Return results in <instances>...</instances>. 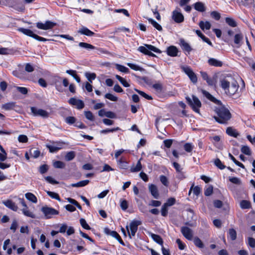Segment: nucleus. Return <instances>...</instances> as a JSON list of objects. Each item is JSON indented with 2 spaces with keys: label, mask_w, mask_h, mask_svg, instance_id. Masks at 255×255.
I'll list each match as a JSON object with an SVG mask.
<instances>
[{
  "label": "nucleus",
  "mask_w": 255,
  "mask_h": 255,
  "mask_svg": "<svg viewBox=\"0 0 255 255\" xmlns=\"http://www.w3.org/2000/svg\"><path fill=\"white\" fill-rule=\"evenodd\" d=\"M149 190L152 196L155 199H158L159 196V192L157 187L154 184H151L149 186Z\"/></svg>",
  "instance_id": "dca6fc26"
},
{
  "label": "nucleus",
  "mask_w": 255,
  "mask_h": 255,
  "mask_svg": "<svg viewBox=\"0 0 255 255\" xmlns=\"http://www.w3.org/2000/svg\"><path fill=\"white\" fill-rule=\"evenodd\" d=\"M121 207L122 210L125 211L128 208V202L126 200H121Z\"/></svg>",
  "instance_id": "774afa93"
},
{
  "label": "nucleus",
  "mask_w": 255,
  "mask_h": 255,
  "mask_svg": "<svg viewBox=\"0 0 255 255\" xmlns=\"http://www.w3.org/2000/svg\"><path fill=\"white\" fill-rule=\"evenodd\" d=\"M195 9L200 12L205 11V7L204 4L201 2H197L194 4Z\"/></svg>",
  "instance_id": "a878e982"
},
{
  "label": "nucleus",
  "mask_w": 255,
  "mask_h": 255,
  "mask_svg": "<svg viewBox=\"0 0 255 255\" xmlns=\"http://www.w3.org/2000/svg\"><path fill=\"white\" fill-rule=\"evenodd\" d=\"M30 110L31 113L34 116H40L43 118H47L49 116L48 112L41 109H38L35 107H31Z\"/></svg>",
  "instance_id": "6e6552de"
},
{
  "label": "nucleus",
  "mask_w": 255,
  "mask_h": 255,
  "mask_svg": "<svg viewBox=\"0 0 255 255\" xmlns=\"http://www.w3.org/2000/svg\"><path fill=\"white\" fill-rule=\"evenodd\" d=\"M208 63L210 65L216 67H221L223 65V63L221 61L213 58H210Z\"/></svg>",
  "instance_id": "5701e85b"
},
{
  "label": "nucleus",
  "mask_w": 255,
  "mask_h": 255,
  "mask_svg": "<svg viewBox=\"0 0 255 255\" xmlns=\"http://www.w3.org/2000/svg\"><path fill=\"white\" fill-rule=\"evenodd\" d=\"M241 208L244 209H249L251 207L250 202L247 200H242L240 203Z\"/></svg>",
  "instance_id": "a18cd8bd"
},
{
  "label": "nucleus",
  "mask_w": 255,
  "mask_h": 255,
  "mask_svg": "<svg viewBox=\"0 0 255 255\" xmlns=\"http://www.w3.org/2000/svg\"><path fill=\"white\" fill-rule=\"evenodd\" d=\"M109 232V234L110 235H111V236H112L113 237L116 238V239H117V240L122 245H124V243L122 239V238H121L120 236L118 234V233L116 231H109L108 230Z\"/></svg>",
  "instance_id": "f704fd0d"
},
{
  "label": "nucleus",
  "mask_w": 255,
  "mask_h": 255,
  "mask_svg": "<svg viewBox=\"0 0 255 255\" xmlns=\"http://www.w3.org/2000/svg\"><path fill=\"white\" fill-rule=\"evenodd\" d=\"M22 212L23 214L27 217H29L32 218H35V214L31 211L28 210V208L27 207L26 208H23L22 210Z\"/></svg>",
  "instance_id": "cd10ccee"
},
{
  "label": "nucleus",
  "mask_w": 255,
  "mask_h": 255,
  "mask_svg": "<svg viewBox=\"0 0 255 255\" xmlns=\"http://www.w3.org/2000/svg\"><path fill=\"white\" fill-rule=\"evenodd\" d=\"M215 112L217 114V116H214V118L216 122L221 124H226L231 119L232 115L229 110L224 106L221 104H218V107L215 108Z\"/></svg>",
  "instance_id": "f03ea898"
},
{
  "label": "nucleus",
  "mask_w": 255,
  "mask_h": 255,
  "mask_svg": "<svg viewBox=\"0 0 255 255\" xmlns=\"http://www.w3.org/2000/svg\"><path fill=\"white\" fill-rule=\"evenodd\" d=\"M78 32L83 35H85L88 36H92L95 33L89 30L88 28L83 26L78 31Z\"/></svg>",
  "instance_id": "f3484780"
},
{
  "label": "nucleus",
  "mask_w": 255,
  "mask_h": 255,
  "mask_svg": "<svg viewBox=\"0 0 255 255\" xmlns=\"http://www.w3.org/2000/svg\"><path fill=\"white\" fill-rule=\"evenodd\" d=\"M220 85L225 93L229 96H232L236 94L239 87L238 82L230 76H228L221 80Z\"/></svg>",
  "instance_id": "f257e3e1"
},
{
  "label": "nucleus",
  "mask_w": 255,
  "mask_h": 255,
  "mask_svg": "<svg viewBox=\"0 0 255 255\" xmlns=\"http://www.w3.org/2000/svg\"><path fill=\"white\" fill-rule=\"evenodd\" d=\"M147 20L156 29L159 31H161L162 30V26L155 20L150 18H148Z\"/></svg>",
  "instance_id": "ea45409f"
},
{
  "label": "nucleus",
  "mask_w": 255,
  "mask_h": 255,
  "mask_svg": "<svg viewBox=\"0 0 255 255\" xmlns=\"http://www.w3.org/2000/svg\"><path fill=\"white\" fill-rule=\"evenodd\" d=\"M202 93L204 96H205L208 99L210 100L211 101L213 102L216 104H219L220 102L217 99H216L212 95H211L208 92L202 90Z\"/></svg>",
  "instance_id": "412c9836"
},
{
  "label": "nucleus",
  "mask_w": 255,
  "mask_h": 255,
  "mask_svg": "<svg viewBox=\"0 0 255 255\" xmlns=\"http://www.w3.org/2000/svg\"><path fill=\"white\" fill-rule=\"evenodd\" d=\"M41 211L46 219H50L52 218L53 216L57 215L59 214L58 211L46 206L42 207L41 209Z\"/></svg>",
  "instance_id": "423d86ee"
},
{
  "label": "nucleus",
  "mask_w": 255,
  "mask_h": 255,
  "mask_svg": "<svg viewBox=\"0 0 255 255\" xmlns=\"http://www.w3.org/2000/svg\"><path fill=\"white\" fill-rule=\"evenodd\" d=\"M181 232L183 236L188 240H192L193 237V231L189 228L184 226L181 228Z\"/></svg>",
  "instance_id": "1a4fd4ad"
},
{
  "label": "nucleus",
  "mask_w": 255,
  "mask_h": 255,
  "mask_svg": "<svg viewBox=\"0 0 255 255\" xmlns=\"http://www.w3.org/2000/svg\"><path fill=\"white\" fill-rule=\"evenodd\" d=\"M135 91L140 95H141V96H142L143 97L145 98L147 100H150L152 99V98L150 96L146 94V93L141 91L138 90L136 89H135Z\"/></svg>",
  "instance_id": "3c124183"
},
{
  "label": "nucleus",
  "mask_w": 255,
  "mask_h": 255,
  "mask_svg": "<svg viewBox=\"0 0 255 255\" xmlns=\"http://www.w3.org/2000/svg\"><path fill=\"white\" fill-rule=\"evenodd\" d=\"M192 191H193V193L195 195L198 196L201 192V188L197 186L194 187H193V186H192L189 191V195L190 194Z\"/></svg>",
  "instance_id": "37998d69"
},
{
  "label": "nucleus",
  "mask_w": 255,
  "mask_h": 255,
  "mask_svg": "<svg viewBox=\"0 0 255 255\" xmlns=\"http://www.w3.org/2000/svg\"><path fill=\"white\" fill-rule=\"evenodd\" d=\"M193 243L196 247L198 248L202 249L204 247V245L202 241L197 237L193 239Z\"/></svg>",
  "instance_id": "7c9ffc66"
},
{
  "label": "nucleus",
  "mask_w": 255,
  "mask_h": 255,
  "mask_svg": "<svg viewBox=\"0 0 255 255\" xmlns=\"http://www.w3.org/2000/svg\"><path fill=\"white\" fill-rule=\"evenodd\" d=\"M65 121L69 125H72L76 122V119L74 117H67L65 119Z\"/></svg>",
  "instance_id": "603ef678"
},
{
  "label": "nucleus",
  "mask_w": 255,
  "mask_h": 255,
  "mask_svg": "<svg viewBox=\"0 0 255 255\" xmlns=\"http://www.w3.org/2000/svg\"><path fill=\"white\" fill-rule=\"evenodd\" d=\"M238 2L240 5H243L246 7L254 6V0H238Z\"/></svg>",
  "instance_id": "6ab92c4d"
},
{
  "label": "nucleus",
  "mask_w": 255,
  "mask_h": 255,
  "mask_svg": "<svg viewBox=\"0 0 255 255\" xmlns=\"http://www.w3.org/2000/svg\"><path fill=\"white\" fill-rule=\"evenodd\" d=\"M46 193L51 198L56 199L59 201L61 200L60 198L57 193L49 191H46Z\"/></svg>",
  "instance_id": "49530a36"
},
{
  "label": "nucleus",
  "mask_w": 255,
  "mask_h": 255,
  "mask_svg": "<svg viewBox=\"0 0 255 255\" xmlns=\"http://www.w3.org/2000/svg\"><path fill=\"white\" fill-rule=\"evenodd\" d=\"M180 43L183 50H185L188 53H189L192 50V48L189 44L184 40H181Z\"/></svg>",
  "instance_id": "bb28decb"
},
{
  "label": "nucleus",
  "mask_w": 255,
  "mask_h": 255,
  "mask_svg": "<svg viewBox=\"0 0 255 255\" xmlns=\"http://www.w3.org/2000/svg\"><path fill=\"white\" fill-rule=\"evenodd\" d=\"M229 180L231 182L237 185H241L242 183L241 180L239 178L236 177H230Z\"/></svg>",
  "instance_id": "13d9d810"
},
{
  "label": "nucleus",
  "mask_w": 255,
  "mask_h": 255,
  "mask_svg": "<svg viewBox=\"0 0 255 255\" xmlns=\"http://www.w3.org/2000/svg\"><path fill=\"white\" fill-rule=\"evenodd\" d=\"M25 198L29 200L30 201L36 203L37 202V199L36 197L31 193H27L25 194Z\"/></svg>",
  "instance_id": "473e14b6"
},
{
  "label": "nucleus",
  "mask_w": 255,
  "mask_h": 255,
  "mask_svg": "<svg viewBox=\"0 0 255 255\" xmlns=\"http://www.w3.org/2000/svg\"><path fill=\"white\" fill-rule=\"evenodd\" d=\"M55 25L56 23L53 22L46 21L44 23L40 22H37L36 23V27L40 29L48 30L52 29Z\"/></svg>",
  "instance_id": "9d476101"
},
{
  "label": "nucleus",
  "mask_w": 255,
  "mask_h": 255,
  "mask_svg": "<svg viewBox=\"0 0 255 255\" xmlns=\"http://www.w3.org/2000/svg\"><path fill=\"white\" fill-rule=\"evenodd\" d=\"M75 156V154L74 151H69L67 152L66 155H65V159L67 161H70L74 159Z\"/></svg>",
  "instance_id": "8fccbe9b"
},
{
  "label": "nucleus",
  "mask_w": 255,
  "mask_h": 255,
  "mask_svg": "<svg viewBox=\"0 0 255 255\" xmlns=\"http://www.w3.org/2000/svg\"><path fill=\"white\" fill-rule=\"evenodd\" d=\"M87 79L92 82V80H94L96 78V74L94 73L86 72L85 74Z\"/></svg>",
  "instance_id": "09e8293b"
},
{
  "label": "nucleus",
  "mask_w": 255,
  "mask_h": 255,
  "mask_svg": "<svg viewBox=\"0 0 255 255\" xmlns=\"http://www.w3.org/2000/svg\"><path fill=\"white\" fill-rule=\"evenodd\" d=\"M105 97L112 101L116 102L118 101V98L117 97L110 93L106 94L105 95Z\"/></svg>",
  "instance_id": "680f3d73"
},
{
  "label": "nucleus",
  "mask_w": 255,
  "mask_h": 255,
  "mask_svg": "<svg viewBox=\"0 0 255 255\" xmlns=\"http://www.w3.org/2000/svg\"><path fill=\"white\" fill-rule=\"evenodd\" d=\"M89 183V180H85L80 181L76 183H73L71 186L73 187H84Z\"/></svg>",
  "instance_id": "c85d7f7f"
},
{
  "label": "nucleus",
  "mask_w": 255,
  "mask_h": 255,
  "mask_svg": "<svg viewBox=\"0 0 255 255\" xmlns=\"http://www.w3.org/2000/svg\"><path fill=\"white\" fill-rule=\"evenodd\" d=\"M15 106V103L14 102L7 103L2 106V109L5 110H10L13 109Z\"/></svg>",
  "instance_id": "58836bf2"
},
{
  "label": "nucleus",
  "mask_w": 255,
  "mask_h": 255,
  "mask_svg": "<svg viewBox=\"0 0 255 255\" xmlns=\"http://www.w3.org/2000/svg\"><path fill=\"white\" fill-rule=\"evenodd\" d=\"M65 163L61 161H56L54 162L53 166L57 168H63L65 167Z\"/></svg>",
  "instance_id": "6e6d98bb"
},
{
  "label": "nucleus",
  "mask_w": 255,
  "mask_h": 255,
  "mask_svg": "<svg viewBox=\"0 0 255 255\" xmlns=\"http://www.w3.org/2000/svg\"><path fill=\"white\" fill-rule=\"evenodd\" d=\"M241 150L242 152L247 155H250L251 154V149L250 147L247 145L242 146Z\"/></svg>",
  "instance_id": "de8ad7c7"
},
{
  "label": "nucleus",
  "mask_w": 255,
  "mask_h": 255,
  "mask_svg": "<svg viewBox=\"0 0 255 255\" xmlns=\"http://www.w3.org/2000/svg\"><path fill=\"white\" fill-rule=\"evenodd\" d=\"M243 43V35L241 33L236 34L234 37V45L232 46L240 48Z\"/></svg>",
  "instance_id": "9b49d317"
},
{
  "label": "nucleus",
  "mask_w": 255,
  "mask_h": 255,
  "mask_svg": "<svg viewBox=\"0 0 255 255\" xmlns=\"http://www.w3.org/2000/svg\"><path fill=\"white\" fill-rule=\"evenodd\" d=\"M141 224V221L139 220H133L130 222L129 226H126V229L130 238L135 236L138 226Z\"/></svg>",
  "instance_id": "20e7f679"
},
{
  "label": "nucleus",
  "mask_w": 255,
  "mask_h": 255,
  "mask_svg": "<svg viewBox=\"0 0 255 255\" xmlns=\"http://www.w3.org/2000/svg\"><path fill=\"white\" fill-rule=\"evenodd\" d=\"M226 133L232 136L237 137L239 133L236 131L235 129L233 128L232 127H228L226 129Z\"/></svg>",
  "instance_id": "393cba45"
},
{
  "label": "nucleus",
  "mask_w": 255,
  "mask_h": 255,
  "mask_svg": "<svg viewBox=\"0 0 255 255\" xmlns=\"http://www.w3.org/2000/svg\"><path fill=\"white\" fill-rule=\"evenodd\" d=\"M226 22L230 26L235 27L237 26V24L236 21L232 18L226 17L225 19Z\"/></svg>",
  "instance_id": "a19ab883"
},
{
  "label": "nucleus",
  "mask_w": 255,
  "mask_h": 255,
  "mask_svg": "<svg viewBox=\"0 0 255 255\" xmlns=\"http://www.w3.org/2000/svg\"><path fill=\"white\" fill-rule=\"evenodd\" d=\"M172 18L176 23H181L184 21V16L176 9L172 12Z\"/></svg>",
  "instance_id": "ddd939ff"
},
{
  "label": "nucleus",
  "mask_w": 255,
  "mask_h": 255,
  "mask_svg": "<svg viewBox=\"0 0 255 255\" xmlns=\"http://www.w3.org/2000/svg\"><path fill=\"white\" fill-rule=\"evenodd\" d=\"M80 223L81 226L85 229H86V230H90L91 229L90 227L88 225V224L86 222V221L84 219H83V218L80 219Z\"/></svg>",
  "instance_id": "864d4df0"
},
{
  "label": "nucleus",
  "mask_w": 255,
  "mask_h": 255,
  "mask_svg": "<svg viewBox=\"0 0 255 255\" xmlns=\"http://www.w3.org/2000/svg\"><path fill=\"white\" fill-rule=\"evenodd\" d=\"M202 93L204 96H205L208 99L210 100L211 101L213 102L216 104H219L220 102L217 99H216L212 95H211L208 92L202 90Z\"/></svg>",
  "instance_id": "4be33fe9"
},
{
  "label": "nucleus",
  "mask_w": 255,
  "mask_h": 255,
  "mask_svg": "<svg viewBox=\"0 0 255 255\" xmlns=\"http://www.w3.org/2000/svg\"><path fill=\"white\" fill-rule=\"evenodd\" d=\"M127 65L131 69L135 71H140L142 69L139 66L133 63H128Z\"/></svg>",
  "instance_id": "e2e57ef3"
},
{
  "label": "nucleus",
  "mask_w": 255,
  "mask_h": 255,
  "mask_svg": "<svg viewBox=\"0 0 255 255\" xmlns=\"http://www.w3.org/2000/svg\"><path fill=\"white\" fill-rule=\"evenodd\" d=\"M116 67L117 69H118L119 71H120L122 72H123L125 73H128L129 72V69L127 67H126L123 65H121L120 64H117L116 65Z\"/></svg>",
  "instance_id": "c03bdc74"
},
{
  "label": "nucleus",
  "mask_w": 255,
  "mask_h": 255,
  "mask_svg": "<svg viewBox=\"0 0 255 255\" xmlns=\"http://www.w3.org/2000/svg\"><path fill=\"white\" fill-rule=\"evenodd\" d=\"M18 30L23 33L24 34L27 35L28 36L33 37L34 38L35 35H36L35 34H34L33 31H32L31 30L29 29L24 28H19L18 29Z\"/></svg>",
  "instance_id": "b1692460"
},
{
  "label": "nucleus",
  "mask_w": 255,
  "mask_h": 255,
  "mask_svg": "<svg viewBox=\"0 0 255 255\" xmlns=\"http://www.w3.org/2000/svg\"><path fill=\"white\" fill-rule=\"evenodd\" d=\"M213 188L212 186H208L204 191V194L205 196H208L211 195L213 193Z\"/></svg>",
  "instance_id": "338daca9"
},
{
  "label": "nucleus",
  "mask_w": 255,
  "mask_h": 255,
  "mask_svg": "<svg viewBox=\"0 0 255 255\" xmlns=\"http://www.w3.org/2000/svg\"><path fill=\"white\" fill-rule=\"evenodd\" d=\"M116 78L118 79L120 83L125 87H129V84L128 82L123 78L118 75H116Z\"/></svg>",
  "instance_id": "79ce46f5"
},
{
  "label": "nucleus",
  "mask_w": 255,
  "mask_h": 255,
  "mask_svg": "<svg viewBox=\"0 0 255 255\" xmlns=\"http://www.w3.org/2000/svg\"><path fill=\"white\" fill-rule=\"evenodd\" d=\"M68 102L70 105L76 106L79 110L83 109L85 106L84 102L82 100L75 98H70Z\"/></svg>",
  "instance_id": "f8f14e48"
},
{
  "label": "nucleus",
  "mask_w": 255,
  "mask_h": 255,
  "mask_svg": "<svg viewBox=\"0 0 255 255\" xmlns=\"http://www.w3.org/2000/svg\"><path fill=\"white\" fill-rule=\"evenodd\" d=\"M228 238H229L232 241L235 240L237 238L236 231L233 229H230L228 232Z\"/></svg>",
  "instance_id": "4c0bfd02"
},
{
  "label": "nucleus",
  "mask_w": 255,
  "mask_h": 255,
  "mask_svg": "<svg viewBox=\"0 0 255 255\" xmlns=\"http://www.w3.org/2000/svg\"><path fill=\"white\" fill-rule=\"evenodd\" d=\"M183 71H184L189 77L190 80L193 83H196L197 82V77L192 70L188 66H182L181 67Z\"/></svg>",
  "instance_id": "0eeeda50"
},
{
  "label": "nucleus",
  "mask_w": 255,
  "mask_h": 255,
  "mask_svg": "<svg viewBox=\"0 0 255 255\" xmlns=\"http://www.w3.org/2000/svg\"><path fill=\"white\" fill-rule=\"evenodd\" d=\"M2 204H4L6 207L14 211H16L18 209V207L15 203L10 200H7L2 201Z\"/></svg>",
  "instance_id": "4468645a"
},
{
  "label": "nucleus",
  "mask_w": 255,
  "mask_h": 255,
  "mask_svg": "<svg viewBox=\"0 0 255 255\" xmlns=\"http://www.w3.org/2000/svg\"><path fill=\"white\" fill-rule=\"evenodd\" d=\"M79 46L81 48H83L87 50H92L96 48V47L92 44L83 42H80L79 43Z\"/></svg>",
  "instance_id": "e433bc0d"
},
{
  "label": "nucleus",
  "mask_w": 255,
  "mask_h": 255,
  "mask_svg": "<svg viewBox=\"0 0 255 255\" xmlns=\"http://www.w3.org/2000/svg\"><path fill=\"white\" fill-rule=\"evenodd\" d=\"M214 163L216 166L221 169H223L225 168V166L223 164L219 158H217L215 160Z\"/></svg>",
  "instance_id": "052dcab7"
},
{
  "label": "nucleus",
  "mask_w": 255,
  "mask_h": 255,
  "mask_svg": "<svg viewBox=\"0 0 255 255\" xmlns=\"http://www.w3.org/2000/svg\"><path fill=\"white\" fill-rule=\"evenodd\" d=\"M137 50L145 55H147L152 57H155V55L152 53L151 51L157 53H161V50H160L158 48L149 44H144V46H139L138 47Z\"/></svg>",
  "instance_id": "7ed1b4c3"
},
{
  "label": "nucleus",
  "mask_w": 255,
  "mask_h": 255,
  "mask_svg": "<svg viewBox=\"0 0 255 255\" xmlns=\"http://www.w3.org/2000/svg\"><path fill=\"white\" fill-rule=\"evenodd\" d=\"M186 99L188 104L192 107L193 110L196 113H199V108L201 106L200 100L195 96H192V100L189 97H186Z\"/></svg>",
  "instance_id": "39448f33"
},
{
  "label": "nucleus",
  "mask_w": 255,
  "mask_h": 255,
  "mask_svg": "<svg viewBox=\"0 0 255 255\" xmlns=\"http://www.w3.org/2000/svg\"><path fill=\"white\" fill-rule=\"evenodd\" d=\"M140 160H141V159H140L137 161L135 166H133L131 167L130 170L131 172H138L141 170V169L142 168V165H141V163L140 162Z\"/></svg>",
  "instance_id": "72a5a7b5"
},
{
  "label": "nucleus",
  "mask_w": 255,
  "mask_h": 255,
  "mask_svg": "<svg viewBox=\"0 0 255 255\" xmlns=\"http://www.w3.org/2000/svg\"><path fill=\"white\" fill-rule=\"evenodd\" d=\"M46 147L49 149V151L50 152H56L57 151H58L59 150L62 148L61 144H59V146H57L55 145L54 144H53V145H47Z\"/></svg>",
  "instance_id": "c756f323"
},
{
  "label": "nucleus",
  "mask_w": 255,
  "mask_h": 255,
  "mask_svg": "<svg viewBox=\"0 0 255 255\" xmlns=\"http://www.w3.org/2000/svg\"><path fill=\"white\" fill-rule=\"evenodd\" d=\"M120 128L119 127H117L116 128H113L112 129L107 128L106 129L102 130L100 132L103 134H106L109 132H113L114 131L120 130Z\"/></svg>",
  "instance_id": "5fc2aeb1"
},
{
  "label": "nucleus",
  "mask_w": 255,
  "mask_h": 255,
  "mask_svg": "<svg viewBox=\"0 0 255 255\" xmlns=\"http://www.w3.org/2000/svg\"><path fill=\"white\" fill-rule=\"evenodd\" d=\"M118 164L119 165V167L123 169H126L128 168V162L124 160L122 157L121 159L118 160L117 161Z\"/></svg>",
  "instance_id": "2f4dec72"
},
{
  "label": "nucleus",
  "mask_w": 255,
  "mask_h": 255,
  "mask_svg": "<svg viewBox=\"0 0 255 255\" xmlns=\"http://www.w3.org/2000/svg\"><path fill=\"white\" fill-rule=\"evenodd\" d=\"M152 87L155 90L156 95H157L158 96L160 97L163 91L162 85L158 82L153 84Z\"/></svg>",
  "instance_id": "a211bd4d"
},
{
  "label": "nucleus",
  "mask_w": 255,
  "mask_h": 255,
  "mask_svg": "<svg viewBox=\"0 0 255 255\" xmlns=\"http://www.w3.org/2000/svg\"><path fill=\"white\" fill-rule=\"evenodd\" d=\"M30 153L31 155L35 158H36L38 157H39V156L40 155V152L38 150H33L32 149H31L30 150Z\"/></svg>",
  "instance_id": "69168bd1"
},
{
  "label": "nucleus",
  "mask_w": 255,
  "mask_h": 255,
  "mask_svg": "<svg viewBox=\"0 0 255 255\" xmlns=\"http://www.w3.org/2000/svg\"><path fill=\"white\" fill-rule=\"evenodd\" d=\"M211 16L216 20H219L221 18L220 13L216 11H213L211 12Z\"/></svg>",
  "instance_id": "bf43d9fd"
},
{
  "label": "nucleus",
  "mask_w": 255,
  "mask_h": 255,
  "mask_svg": "<svg viewBox=\"0 0 255 255\" xmlns=\"http://www.w3.org/2000/svg\"><path fill=\"white\" fill-rule=\"evenodd\" d=\"M149 236L151 237L154 242L161 245L162 247L163 246V240L159 235L150 233H149Z\"/></svg>",
  "instance_id": "aec40b11"
},
{
  "label": "nucleus",
  "mask_w": 255,
  "mask_h": 255,
  "mask_svg": "<svg viewBox=\"0 0 255 255\" xmlns=\"http://www.w3.org/2000/svg\"><path fill=\"white\" fill-rule=\"evenodd\" d=\"M168 206H166V205H165L164 204L163 205L161 208V215L163 217H166L167 215L168 214Z\"/></svg>",
  "instance_id": "0e129e2a"
},
{
  "label": "nucleus",
  "mask_w": 255,
  "mask_h": 255,
  "mask_svg": "<svg viewBox=\"0 0 255 255\" xmlns=\"http://www.w3.org/2000/svg\"><path fill=\"white\" fill-rule=\"evenodd\" d=\"M199 26L202 30H209L210 29L211 25L209 21L204 22L203 21H201L199 22Z\"/></svg>",
  "instance_id": "c9c22d12"
},
{
  "label": "nucleus",
  "mask_w": 255,
  "mask_h": 255,
  "mask_svg": "<svg viewBox=\"0 0 255 255\" xmlns=\"http://www.w3.org/2000/svg\"><path fill=\"white\" fill-rule=\"evenodd\" d=\"M166 52L168 55L171 57L177 56L178 50L176 47L174 46H170L167 48Z\"/></svg>",
  "instance_id": "2eb2a0df"
},
{
  "label": "nucleus",
  "mask_w": 255,
  "mask_h": 255,
  "mask_svg": "<svg viewBox=\"0 0 255 255\" xmlns=\"http://www.w3.org/2000/svg\"><path fill=\"white\" fill-rule=\"evenodd\" d=\"M185 150L188 152H190L193 149V146L191 143H186L184 145Z\"/></svg>",
  "instance_id": "4d7b16f0"
}]
</instances>
